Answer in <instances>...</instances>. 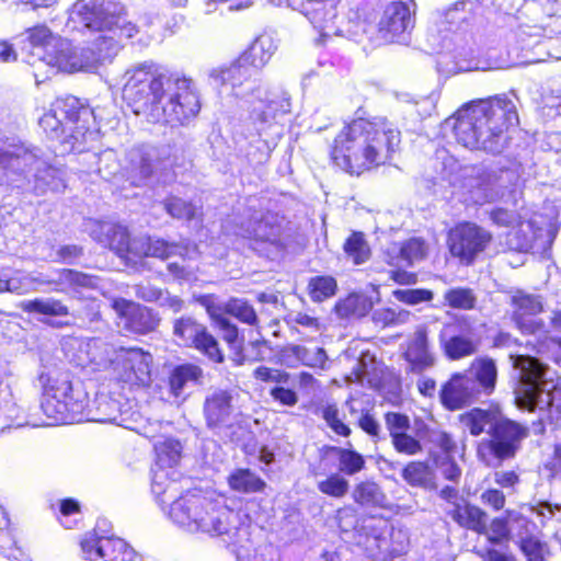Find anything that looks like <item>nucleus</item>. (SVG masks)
<instances>
[{"label": "nucleus", "instance_id": "f257e3e1", "mask_svg": "<svg viewBox=\"0 0 561 561\" xmlns=\"http://www.w3.org/2000/svg\"><path fill=\"white\" fill-rule=\"evenodd\" d=\"M401 139L400 128L387 116H356L335 134L328 158L333 168L358 178L390 164Z\"/></svg>", "mask_w": 561, "mask_h": 561}, {"label": "nucleus", "instance_id": "f03ea898", "mask_svg": "<svg viewBox=\"0 0 561 561\" xmlns=\"http://www.w3.org/2000/svg\"><path fill=\"white\" fill-rule=\"evenodd\" d=\"M518 123L516 106L506 94L470 100L445 119L459 146L491 156L508 148L510 129Z\"/></svg>", "mask_w": 561, "mask_h": 561}, {"label": "nucleus", "instance_id": "7ed1b4c3", "mask_svg": "<svg viewBox=\"0 0 561 561\" xmlns=\"http://www.w3.org/2000/svg\"><path fill=\"white\" fill-rule=\"evenodd\" d=\"M170 519L179 527L210 536H231L239 528V514L221 497H208L187 491L176 497L169 510Z\"/></svg>", "mask_w": 561, "mask_h": 561}, {"label": "nucleus", "instance_id": "20e7f679", "mask_svg": "<svg viewBox=\"0 0 561 561\" xmlns=\"http://www.w3.org/2000/svg\"><path fill=\"white\" fill-rule=\"evenodd\" d=\"M39 126L47 137L65 146L68 153H81L87 150V137L95 127L94 110L72 94L57 96L39 118Z\"/></svg>", "mask_w": 561, "mask_h": 561}, {"label": "nucleus", "instance_id": "39448f33", "mask_svg": "<svg viewBox=\"0 0 561 561\" xmlns=\"http://www.w3.org/2000/svg\"><path fill=\"white\" fill-rule=\"evenodd\" d=\"M499 379V368L494 358L478 356L469 366L449 375L440 385L438 399L448 412H455L471 407L482 397L495 392Z\"/></svg>", "mask_w": 561, "mask_h": 561}, {"label": "nucleus", "instance_id": "423d86ee", "mask_svg": "<svg viewBox=\"0 0 561 561\" xmlns=\"http://www.w3.org/2000/svg\"><path fill=\"white\" fill-rule=\"evenodd\" d=\"M176 73L167 72L152 60L139 62L125 72L122 99L135 115L153 119Z\"/></svg>", "mask_w": 561, "mask_h": 561}, {"label": "nucleus", "instance_id": "0eeeda50", "mask_svg": "<svg viewBox=\"0 0 561 561\" xmlns=\"http://www.w3.org/2000/svg\"><path fill=\"white\" fill-rule=\"evenodd\" d=\"M276 50L275 42L266 32L259 34L229 65L215 69L211 77L231 90L255 82V76L268 64Z\"/></svg>", "mask_w": 561, "mask_h": 561}, {"label": "nucleus", "instance_id": "6e6552de", "mask_svg": "<svg viewBox=\"0 0 561 561\" xmlns=\"http://www.w3.org/2000/svg\"><path fill=\"white\" fill-rule=\"evenodd\" d=\"M42 382L41 409L50 425L72 423L81 413L82 403L72 397L68 373L49 371L39 375Z\"/></svg>", "mask_w": 561, "mask_h": 561}, {"label": "nucleus", "instance_id": "1a4fd4ad", "mask_svg": "<svg viewBox=\"0 0 561 561\" xmlns=\"http://www.w3.org/2000/svg\"><path fill=\"white\" fill-rule=\"evenodd\" d=\"M493 233L472 220H460L446 232L449 255L460 265L472 266L493 243Z\"/></svg>", "mask_w": 561, "mask_h": 561}, {"label": "nucleus", "instance_id": "9d476101", "mask_svg": "<svg viewBox=\"0 0 561 561\" xmlns=\"http://www.w3.org/2000/svg\"><path fill=\"white\" fill-rule=\"evenodd\" d=\"M201 107V99L192 79L178 73L168 91L165 102H161L152 121L168 125H186L197 117Z\"/></svg>", "mask_w": 561, "mask_h": 561}, {"label": "nucleus", "instance_id": "9b49d317", "mask_svg": "<svg viewBox=\"0 0 561 561\" xmlns=\"http://www.w3.org/2000/svg\"><path fill=\"white\" fill-rule=\"evenodd\" d=\"M154 467L152 468L151 490L157 497L170 493L169 499L180 492L179 482L171 476L175 473L174 467L179 463L182 446L175 438L168 437L153 445ZM163 502L164 500L161 499Z\"/></svg>", "mask_w": 561, "mask_h": 561}, {"label": "nucleus", "instance_id": "f8f14e48", "mask_svg": "<svg viewBox=\"0 0 561 561\" xmlns=\"http://www.w3.org/2000/svg\"><path fill=\"white\" fill-rule=\"evenodd\" d=\"M486 448L496 460L504 461L516 456L522 443L529 436V428L501 413L489 427Z\"/></svg>", "mask_w": 561, "mask_h": 561}, {"label": "nucleus", "instance_id": "ddd939ff", "mask_svg": "<svg viewBox=\"0 0 561 561\" xmlns=\"http://www.w3.org/2000/svg\"><path fill=\"white\" fill-rule=\"evenodd\" d=\"M117 381L128 390L149 388L151 385V355L141 347L119 350Z\"/></svg>", "mask_w": 561, "mask_h": 561}, {"label": "nucleus", "instance_id": "4468645a", "mask_svg": "<svg viewBox=\"0 0 561 561\" xmlns=\"http://www.w3.org/2000/svg\"><path fill=\"white\" fill-rule=\"evenodd\" d=\"M83 558L88 561H134L135 550L123 539L87 531L79 540Z\"/></svg>", "mask_w": 561, "mask_h": 561}, {"label": "nucleus", "instance_id": "2eb2a0df", "mask_svg": "<svg viewBox=\"0 0 561 561\" xmlns=\"http://www.w3.org/2000/svg\"><path fill=\"white\" fill-rule=\"evenodd\" d=\"M111 307L117 317L124 320V328L130 333L145 335L153 332L160 323V318L153 309L134 300L114 298Z\"/></svg>", "mask_w": 561, "mask_h": 561}, {"label": "nucleus", "instance_id": "dca6fc26", "mask_svg": "<svg viewBox=\"0 0 561 561\" xmlns=\"http://www.w3.org/2000/svg\"><path fill=\"white\" fill-rule=\"evenodd\" d=\"M341 3L342 0H301L300 12L319 33L320 42L340 34L337 18Z\"/></svg>", "mask_w": 561, "mask_h": 561}, {"label": "nucleus", "instance_id": "f3484780", "mask_svg": "<svg viewBox=\"0 0 561 561\" xmlns=\"http://www.w3.org/2000/svg\"><path fill=\"white\" fill-rule=\"evenodd\" d=\"M411 5L415 7L413 0H410V3L391 1L385 7L378 22V34L383 41L392 43L413 27L414 10Z\"/></svg>", "mask_w": 561, "mask_h": 561}, {"label": "nucleus", "instance_id": "a211bd4d", "mask_svg": "<svg viewBox=\"0 0 561 561\" xmlns=\"http://www.w3.org/2000/svg\"><path fill=\"white\" fill-rule=\"evenodd\" d=\"M232 92L237 98H247L255 94V100L259 101L260 105L252 106L249 121L259 135H261L262 130L276 124L278 116L285 113V111L278 107V102L270 99L266 91H263L260 84H254L247 91L237 89L232 90Z\"/></svg>", "mask_w": 561, "mask_h": 561}, {"label": "nucleus", "instance_id": "6ab92c4d", "mask_svg": "<svg viewBox=\"0 0 561 561\" xmlns=\"http://www.w3.org/2000/svg\"><path fill=\"white\" fill-rule=\"evenodd\" d=\"M514 307L512 320L523 334H536L545 329L541 319H535L543 311V305L539 297L518 293L512 297Z\"/></svg>", "mask_w": 561, "mask_h": 561}, {"label": "nucleus", "instance_id": "aec40b11", "mask_svg": "<svg viewBox=\"0 0 561 561\" xmlns=\"http://www.w3.org/2000/svg\"><path fill=\"white\" fill-rule=\"evenodd\" d=\"M242 238L253 249L267 245L282 247V226L277 216L270 213L263 214L259 219L248 225Z\"/></svg>", "mask_w": 561, "mask_h": 561}, {"label": "nucleus", "instance_id": "412c9836", "mask_svg": "<svg viewBox=\"0 0 561 561\" xmlns=\"http://www.w3.org/2000/svg\"><path fill=\"white\" fill-rule=\"evenodd\" d=\"M402 357L409 364L408 373L422 374L434 366L435 356L430 350L426 325L423 324L415 329L413 339L407 343Z\"/></svg>", "mask_w": 561, "mask_h": 561}, {"label": "nucleus", "instance_id": "4be33fe9", "mask_svg": "<svg viewBox=\"0 0 561 561\" xmlns=\"http://www.w3.org/2000/svg\"><path fill=\"white\" fill-rule=\"evenodd\" d=\"M73 13L79 23L91 31L107 32L115 24L114 13L102 0H77Z\"/></svg>", "mask_w": 561, "mask_h": 561}, {"label": "nucleus", "instance_id": "5701e85b", "mask_svg": "<svg viewBox=\"0 0 561 561\" xmlns=\"http://www.w3.org/2000/svg\"><path fill=\"white\" fill-rule=\"evenodd\" d=\"M39 58L48 66L66 72H76L82 69V61L69 41L57 36L49 47L38 53Z\"/></svg>", "mask_w": 561, "mask_h": 561}, {"label": "nucleus", "instance_id": "b1692460", "mask_svg": "<svg viewBox=\"0 0 561 561\" xmlns=\"http://www.w3.org/2000/svg\"><path fill=\"white\" fill-rule=\"evenodd\" d=\"M447 515L459 527L484 535L488 529V513L465 497L453 502Z\"/></svg>", "mask_w": 561, "mask_h": 561}, {"label": "nucleus", "instance_id": "393cba45", "mask_svg": "<svg viewBox=\"0 0 561 561\" xmlns=\"http://www.w3.org/2000/svg\"><path fill=\"white\" fill-rule=\"evenodd\" d=\"M542 237V229L524 217L514 224L504 233V247L506 251L527 253L534 249L538 239Z\"/></svg>", "mask_w": 561, "mask_h": 561}, {"label": "nucleus", "instance_id": "a878e982", "mask_svg": "<svg viewBox=\"0 0 561 561\" xmlns=\"http://www.w3.org/2000/svg\"><path fill=\"white\" fill-rule=\"evenodd\" d=\"M277 360L280 365L289 368L300 364L310 368L323 369L327 366L328 356L321 346L311 351L304 345L288 344L279 348Z\"/></svg>", "mask_w": 561, "mask_h": 561}, {"label": "nucleus", "instance_id": "bb28decb", "mask_svg": "<svg viewBox=\"0 0 561 561\" xmlns=\"http://www.w3.org/2000/svg\"><path fill=\"white\" fill-rule=\"evenodd\" d=\"M451 324L447 323L438 335L440 350L449 360H460L478 352V343L465 334H448Z\"/></svg>", "mask_w": 561, "mask_h": 561}, {"label": "nucleus", "instance_id": "cd10ccee", "mask_svg": "<svg viewBox=\"0 0 561 561\" xmlns=\"http://www.w3.org/2000/svg\"><path fill=\"white\" fill-rule=\"evenodd\" d=\"M180 244L169 242L162 238L144 236L135 239V253L133 263L141 262L147 257L165 261L178 253Z\"/></svg>", "mask_w": 561, "mask_h": 561}, {"label": "nucleus", "instance_id": "c85d7f7f", "mask_svg": "<svg viewBox=\"0 0 561 561\" xmlns=\"http://www.w3.org/2000/svg\"><path fill=\"white\" fill-rule=\"evenodd\" d=\"M227 345L231 352L230 359L234 367L264 362L266 359V352L271 350V343L267 340L257 339L249 342L250 353H245L243 339L240 337V334L232 344Z\"/></svg>", "mask_w": 561, "mask_h": 561}, {"label": "nucleus", "instance_id": "c756f323", "mask_svg": "<svg viewBox=\"0 0 561 561\" xmlns=\"http://www.w3.org/2000/svg\"><path fill=\"white\" fill-rule=\"evenodd\" d=\"M231 394L226 390L211 393L205 399L204 415L208 427L225 424L231 414Z\"/></svg>", "mask_w": 561, "mask_h": 561}, {"label": "nucleus", "instance_id": "7c9ffc66", "mask_svg": "<svg viewBox=\"0 0 561 561\" xmlns=\"http://www.w3.org/2000/svg\"><path fill=\"white\" fill-rule=\"evenodd\" d=\"M501 414V408L497 403H492L488 409L472 408L459 415V422L469 431L472 436H480L496 421Z\"/></svg>", "mask_w": 561, "mask_h": 561}, {"label": "nucleus", "instance_id": "2f4dec72", "mask_svg": "<svg viewBox=\"0 0 561 561\" xmlns=\"http://www.w3.org/2000/svg\"><path fill=\"white\" fill-rule=\"evenodd\" d=\"M230 490L241 494L263 493L266 482L249 468H237L227 477Z\"/></svg>", "mask_w": 561, "mask_h": 561}, {"label": "nucleus", "instance_id": "473e14b6", "mask_svg": "<svg viewBox=\"0 0 561 561\" xmlns=\"http://www.w3.org/2000/svg\"><path fill=\"white\" fill-rule=\"evenodd\" d=\"M401 477L413 488L433 489L436 486L434 471L425 460L409 461L402 468Z\"/></svg>", "mask_w": 561, "mask_h": 561}, {"label": "nucleus", "instance_id": "72a5a7b5", "mask_svg": "<svg viewBox=\"0 0 561 561\" xmlns=\"http://www.w3.org/2000/svg\"><path fill=\"white\" fill-rule=\"evenodd\" d=\"M135 239L129 231L122 226L114 225L106 232V240L110 250L126 263H133L135 253Z\"/></svg>", "mask_w": 561, "mask_h": 561}, {"label": "nucleus", "instance_id": "f704fd0d", "mask_svg": "<svg viewBox=\"0 0 561 561\" xmlns=\"http://www.w3.org/2000/svg\"><path fill=\"white\" fill-rule=\"evenodd\" d=\"M352 499L360 507H383L386 494L374 480H363L354 485Z\"/></svg>", "mask_w": 561, "mask_h": 561}, {"label": "nucleus", "instance_id": "c9c22d12", "mask_svg": "<svg viewBox=\"0 0 561 561\" xmlns=\"http://www.w3.org/2000/svg\"><path fill=\"white\" fill-rule=\"evenodd\" d=\"M203 377V369L195 364L186 363L176 365L168 376L170 393L179 398L188 381L197 382Z\"/></svg>", "mask_w": 561, "mask_h": 561}, {"label": "nucleus", "instance_id": "e433bc0d", "mask_svg": "<svg viewBox=\"0 0 561 561\" xmlns=\"http://www.w3.org/2000/svg\"><path fill=\"white\" fill-rule=\"evenodd\" d=\"M22 311L26 313L41 314L46 317H67L70 314L69 307L56 298H34L20 304Z\"/></svg>", "mask_w": 561, "mask_h": 561}, {"label": "nucleus", "instance_id": "4c0bfd02", "mask_svg": "<svg viewBox=\"0 0 561 561\" xmlns=\"http://www.w3.org/2000/svg\"><path fill=\"white\" fill-rule=\"evenodd\" d=\"M336 311L344 318H362L373 309V300L364 294H350L341 299L336 306Z\"/></svg>", "mask_w": 561, "mask_h": 561}, {"label": "nucleus", "instance_id": "58836bf2", "mask_svg": "<svg viewBox=\"0 0 561 561\" xmlns=\"http://www.w3.org/2000/svg\"><path fill=\"white\" fill-rule=\"evenodd\" d=\"M343 251L354 265L364 264L371 256L369 243L362 231H352L348 234L343 243Z\"/></svg>", "mask_w": 561, "mask_h": 561}, {"label": "nucleus", "instance_id": "ea45409f", "mask_svg": "<svg viewBox=\"0 0 561 561\" xmlns=\"http://www.w3.org/2000/svg\"><path fill=\"white\" fill-rule=\"evenodd\" d=\"M327 449L337 456L339 470L345 476H355L366 467L365 457L354 448L327 446Z\"/></svg>", "mask_w": 561, "mask_h": 561}, {"label": "nucleus", "instance_id": "a19ab883", "mask_svg": "<svg viewBox=\"0 0 561 561\" xmlns=\"http://www.w3.org/2000/svg\"><path fill=\"white\" fill-rule=\"evenodd\" d=\"M209 318L219 328L224 334L222 340L226 344H232L239 335V328L224 316V307H220L207 298L202 299Z\"/></svg>", "mask_w": 561, "mask_h": 561}, {"label": "nucleus", "instance_id": "79ce46f5", "mask_svg": "<svg viewBox=\"0 0 561 561\" xmlns=\"http://www.w3.org/2000/svg\"><path fill=\"white\" fill-rule=\"evenodd\" d=\"M224 312L239 322L259 328L260 320L254 307L245 299L232 297L224 305Z\"/></svg>", "mask_w": 561, "mask_h": 561}, {"label": "nucleus", "instance_id": "37998d69", "mask_svg": "<svg viewBox=\"0 0 561 561\" xmlns=\"http://www.w3.org/2000/svg\"><path fill=\"white\" fill-rule=\"evenodd\" d=\"M337 282L331 275H317L308 280L307 290L313 302L325 301L337 293Z\"/></svg>", "mask_w": 561, "mask_h": 561}, {"label": "nucleus", "instance_id": "c03bdc74", "mask_svg": "<svg viewBox=\"0 0 561 561\" xmlns=\"http://www.w3.org/2000/svg\"><path fill=\"white\" fill-rule=\"evenodd\" d=\"M477 302V295L470 287H451L444 293V304L451 309L470 311L476 309Z\"/></svg>", "mask_w": 561, "mask_h": 561}, {"label": "nucleus", "instance_id": "a18cd8bd", "mask_svg": "<svg viewBox=\"0 0 561 561\" xmlns=\"http://www.w3.org/2000/svg\"><path fill=\"white\" fill-rule=\"evenodd\" d=\"M192 347L216 364H222L226 359L225 352L220 347L219 341L209 332L207 327L201 332Z\"/></svg>", "mask_w": 561, "mask_h": 561}, {"label": "nucleus", "instance_id": "49530a36", "mask_svg": "<svg viewBox=\"0 0 561 561\" xmlns=\"http://www.w3.org/2000/svg\"><path fill=\"white\" fill-rule=\"evenodd\" d=\"M516 366L520 369L522 381L530 386L542 387L546 366L539 359L520 355L516 359Z\"/></svg>", "mask_w": 561, "mask_h": 561}, {"label": "nucleus", "instance_id": "de8ad7c7", "mask_svg": "<svg viewBox=\"0 0 561 561\" xmlns=\"http://www.w3.org/2000/svg\"><path fill=\"white\" fill-rule=\"evenodd\" d=\"M163 208L168 215L178 220L192 221L198 216V210L191 201L174 195L163 201Z\"/></svg>", "mask_w": 561, "mask_h": 561}, {"label": "nucleus", "instance_id": "09e8293b", "mask_svg": "<svg viewBox=\"0 0 561 561\" xmlns=\"http://www.w3.org/2000/svg\"><path fill=\"white\" fill-rule=\"evenodd\" d=\"M539 470L548 482H561V439L550 445L546 458L539 465Z\"/></svg>", "mask_w": 561, "mask_h": 561}, {"label": "nucleus", "instance_id": "8fccbe9b", "mask_svg": "<svg viewBox=\"0 0 561 561\" xmlns=\"http://www.w3.org/2000/svg\"><path fill=\"white\" fill-rule=\"evenodd\" d=\"M319 492L331 499H342L348 493L350 483L339 472H332L318 482Z\"/></svg>", "mask_w": 561, "mask_h": 561}, {"label": "nucleus", "instance_id": "3c124183", "mask_svg": "<svg viewBox=\"0 0 561 561\" xmlns=\"http://www.w3.org/2000/svg\"><path fill=\"white\" fill-rule=\"evenodd\" d=\"M119 43L111 33L110 35L100 34L91 43L90 51L95 61L103 62L112 59L119 49Z\"/></svg>", "mask_w": 561, "mask_h": 561}, {"label": "nucleus", "instance_id": "603ef678", "mask_svg": "<svg viewBox=\"0 0 561 561\" xmlns=\"http://www.w3.org/2000/svg\"><path fill=\"white\" fill-rule=\"evenodd\" d=\"M205 327L192 318L182 317L175 320L173 333L185 346L192 347Z\"/></svg>", "mask_w": 561, "mask_h": 561}, {"label": "nucleus", "instance_id": "864d4df0", "mask_svg": "<svg viewBox=\"0 0 561 561\" xmlns=\"http://www.w3.org/2000/svg\"><path fill=\"white\" fill-rule=\"evenodd\" d=\"M404 264L408 266L420 262L427 256L428 245L421 237H412L399 243Z\"/></svg>", "mask_w": 561, "mask_h": 561}, {"label": "nucleus", "instance_id": "5fc2aeb1", "mask_svg": "<svg viewBox=\"0 0 561 561\" xmlns=\"http://www.w3.org/2000/svg\"><path fill=\"white\" fill-rule=\"evenodd\" d=\"M321 416L335 435L344 438H348L352 435V428L344 422L335 403L325 404L321 409Z\"/></svg>", "mask_w": 561, "mask_h": 561}, {"label": "nucleus", "instance_id": "6e6d98bb", "mask_svg": "<svg viewBox=\"0 0 561 561\" xmlns=\"http://www.w3.org/2000/svg\"><path fill=\"white\" fill-rule=\"evenodd\" d=\"M389 527V518L382 515H366L360 519L359 533L366 538L380 540Z\"/></svg>", "mask_w": 561, "mask_h": 561}, {"label": "nucleus", "instance_id": "4d7b16f0", "mask_svg": "<svg viewBox=\"0 0 561 561\" xmlns=\"http://www.w3.org/2000/svg\"><path fill=\"white\" fill-rule=\"evenodd\" d=\"M60 280L72 290L92 289L96 287L95 277L84 272L73 268H61L59 271Z\"/></svg>", "mask_w": 561, "mask_h": 561}, {"label": "nucleus", "instance_id": "13d9d810", "mask_svg": "<svg viewBox=\"0 0 561 561\" xmlns=\"http://www.w3.org/2000/svg\"><path fill=\"white\" fill-rule=\"evenodd\" d=\"M27 41L32 48L38 49L39 53L46 50L53 41L58 36L54 34L45 24L34 25L26 30Z\"/></svg>", "mask_w": 561, "mask_h": 561}, {"label": "nucleus", "instance_id": "bf43d9fd", "mask_svg": "<svg viewBox=\"0 0 561 561\" xmlns=\"http://www.w3.org/2000/svg\"><path fill=\"white\" fill-rule=\"evenodd\" d=\"M407 316L408 312L405 311H398L390 307H382L373 312L371 321L375 327L386 329L403 323Z\"/></svg>", "mask_w": 561, "mask_h": 561}, {"label": "nucleus", "instance_id": "052dcab7", "mask_svg": "<svg viewBox=\"0 0 561 561\" xmlns=\"http://www.w3.org/2000/svg\"><path fill=\"white\" fill-rule=\"evenodd\" d=\"M383 421L391 440L393 437L411 430L410 417L401 412L387 411L383 414Z\"/></svg>", "mask_w": 561, "mask_h": 561}, {"label": "nucleus", "instance_id": "680f3d73", "mask_svg": "<svg viewBox=\"0 0 561 561\" xmlns=\"http://www.w3.org/2000/svg\"><path fill=\"white\" fill-rule=\"evenodd\" d=\"M252 376L255 381L261 383H288L290 380V374L284 369L273 368L268 366H257L253 371Z\"/></svg>", "mask_w": 561, "mask_h": 561}, {"label": "nucleus", "instance_id": "e2e57ef3", "mask_svg": "<svg viewBox=\"0 0 561 561\" xmlns=\"http://www.w3.org/2000/svg\"><path fill=\"white\" fill-rule=\"evenodd\" d=\"M518 547L525 554L526 561H546V543L538 537L528 535L519 540Z\"/></svg>", "mask_w": 561, "mask_h": 561}, {"label": "nucleus", "instance_id": "0e129e2a", "mask_svg": "<svg viewBox=\"0 0 561 561\" xmlns=\"http://www.w3.org/2000/svg\"><path fill=\"white\" fill-rule=\"evenodd\" d=\"M392 296L398 301L409 306L430 302L434 298L433 291L426 288L396 289L392 291Z\"/></svg>", "mask_w": 561, "mask_h": 561}, {"label": "nucleus", "instance_id": "69168bd1", "mask_svg": "<svg viewBox=\"0 0 561 561\" xmlns=\"http://www.w3.org/2000/svg\"><path fill=\"white\" fill-rule=\"evenodd\" d=\"M511 511L505 512V516H497L491 520L490 524V535L488 540L491 543L499 545L504 541L510 540L511 538V528L508 522V515Z\"/></svg>", "mask_w": 561, "mask_h": 561}, {"label": "nucleus", "instance_id": "338daca9", "mask_svg": "<svg viewBox=\"0 0 561 561\" xmlns=\"http://www.w3.org/2000/svg\"><path fill=\"white\" fill-rule=\"evenodd\" d=\"M393 449L401 455L415 456L423 451L422 443L410 434L404 432L391 440Z\"/></svg>", "mask_w": 561, "mask_h": 561}, {"label": "nucleus", "instance_id": "774afa93", "mask_svg": "<svg viewBox=\"0 0 561 561\" xmlns=\"http://www.w3.org/2000/svg\"><path fill=\"white\" fill-rule=\"evenodd\" d=\"M542 387L526 385L516 396V403L520 409L535 412L538 405Z\"/></svg>", "mask_w": 561, "mask_h": 561}]
</instances>
